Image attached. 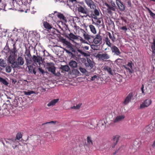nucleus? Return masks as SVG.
I'll return each mask as SVG.
<instances>
[{
    "mask_svg": "<svg viewBox=\"0 0 155 155\" xmlns=\"http://www.w3.org/2000/svg\"><path fill=\"white\" fill-rule=\"evenodd\" d=\"M68 5L71 8L74 5L76 6L78 8L79 12L87 15L88 13V11L87 8H84L81 6L80 5L79 3L77 2L76 0H70L68 2Z\"/></svg>",
    "mask_w": 155,
    "mask_h": 155,
    "instance_id": "f257e3e1",
    "label": "nucleus"
},
{
    "mask_svg": "<svg viewBox=\"0 0 155 155\" xmlns=\"http://www.w3.org/2000/svg\"><path fill=\"white\" fill-rule=\"evenodd\" d=\"M47 65L48 66L47 68L48 71L51 72L55 76H59L60 74V73L59 72H58V73H55L56 68L54 66V64L53 63H47Z\"/></svg>",
    "mask_w": 155,
    "mask_h": 155,
    "instance_id": "f03ea898",
    "label": "nucleus"
},
{
    "mask_svg": "<svg viewBox=\"0 0 155 155\" xmlns=\"http://www.w3.org/2000/svg\"><path fill=\"white\" fill-rule=\"evenodd\" d=\"M24 60L21 57H18L16 62L14 63L12 65L13 68H19L20 66H22L24 64Z\"/></svg>",
    "mask_w": 155,
    "mask_h": 155,
    "instance_id": "7ed1b4c3",
    "label": "nucleus"
},
{
    "mask_svg": "<svg viewBox=\"0 0 155 155\" xmlns=\"http://www.w3.org/2000/svg\"><path fill=\"white\" fill-rule=\"evenodd\" d=\"M97 57L103 61H106L107 59L110 58V56L109 54L105 52L102 54H97Z\"/></svg>",
    "mask_w": 155,
    "mask_h": 155,
    "instance_id": "20e7f679",
    "label": "nucleus"
},
{
    "mask_svg": "<svg viewBox=\"0 0 155 155\" xmlns=\"http://www.w3.org/2000/svg\"><path fill=\"white\" fill-rule=\"evenodd\" d=\"M94 62L91 60L89 58H87V61L85 62L84 64L86 67L89 70L93 68L94 66Z\"/></svg>",
    "mask_w": 155,
    "mask_h": 155,
    "instance_id": "39448f33",
    "label": "nucleus"
},
{
    "mask_svg": "<svg viewBox=\"0 0 155 155\" xmlns=\"http://www.w3.org/2000/svg\"><path fill=\"white\" fill-rule=\"evenodd\" d=\"M94 9V11L91 12L90 15L89 17H91L94 19H97V17L99 15L101 12L99 8L97 9L95 8Z\"/></svg>",
    "mask_w": 155,
    "mask_h": 155,
    "instance_id": "423d86ee",
    "label": "nucleus"
},
{
    "mask_svg": "<svg viewBox=\"0 0 155 155\" xmlns=\"http://www.w3.org/2000/svg\"><path fill=\"white\" fill-rule=\"evenodd\" d=\"M152 103L151 100L150 99H147L145 100L140 106V109H143L145 107H148Z\"/></svg>",
    "mask_w": 155,
    "mask_h": 155,
    "instance_id": "0eeeda50",
    "label": "nucleus"
},
{
    "mask_svg": "<svg viewBox=\"0 0 155 155\" xmlns=\"http://www.w3.org/2000/svg\"><path fill=\"white\" fill-rule=\"evenodd\" d=\"M32 59L35 63L37 65L38 67H40L41 65L42 64L41 58L38 57L35 55H34L32 57Z\"/></svg>",
    "mask_w": 155,
    "mask_h": 155,
    "instance_id": "6e6552de",
    "label": "nucleus"
},
{
    "mask_svg": "<svg viewBox=\"0 0 155 155\" xmlns=\"http://www.w3.org/2000/svg\"><path fill=\"white\" fill-rule=\"evenodd\" d=\"M111 48L112 52L114 53L116 55L119 56L121 58L123 57L122 56L120 55L121 52L117 47L114 45L111 47Z\"/></svg>",
    "mask_w": 155,
    "mask_h": 155,
    "instance_id": "1a4fd4ad",
    "label": "nucleus"
},
{
    "mask_svg": "<svg viewBox=\"0 0 155 155\" xmlns=\"http://www.w3.org/2000/svg\"><path fill=\"white\" fill-rule=\"evenodd\" d=\"M116 3L120 10L121 11H124L125 9V7L122 2L120 0H116Z\"/></svg>",
    "mask_w": 155,
    "mask_h": 155,
    "instance_id": "9d476101",
    "label": "nucleus"
},
{
    "mask_svg": "<svg viewBox=\"0 0 155 155\" xmlns=\"http://www.w3.org/2000/svg\"><path fill=\"white\" fill-rule=\"evenodd\" d=\"M102 37L99 34H97L94 39V42L95 44H100L102 42Z\"/></svg>",
    "mask_w": 155,
    "mask_h": 155,
    "instance_id": "9b49d317",
    "label": "nucleus"
},
{
    "mask_svg": "<svg viewBox=\"0 0 155 155\" xmlns=\"http://www.w3.org/2000/svg\"><path fill=\"white\" fill-rule=\"evenodd\" d=\"M134 94L133 92L130 93L126 97L123 103L125 105L127 104L130 101L132 98L133 97Z\"/></svg>",
    "mask_w": 155,
    "mask_h": 155,
    "instance_id": "f8f14e48",
    "label": "nucleus"
},
{
    "mask_svg": "<svg viewBox=\"0 0 155 155\" xmlns=\"http://www.w3.org/2000/svg\"><path fill=\"white\" fill-rule=\"evenodd\" d=\"M15 56L12 55H10L8 57V62L10 64H11V67L13 68L12 65L15 63L16 61H15Z\"/></svg>",
    "mask_w": 155,
    "mask_h": 155,
    "instance_id": "ddd939ff",
    "label": "nucleus"
},
{
    "mask_svg": "<svg viewBox=\"0 0 155 155\" xmlns=\"http://www.w3.org/2000/svg\"><path fill=\"white\" fill-rule=\"evenodd\" d=\"M125 116L124 114H121L117 115L116 117L114 120V123H117L120 122L124 119Z\"/></svg>",
    "mask_w": 155,
    "mask_h": 155,
    "instance_id": "4468645a",
    "label": "nucleus"
},
{
    "mask_svg": "<svg viewBox=\"0 0 155 155\" xmlns=\"http://www.w3.org/2000/svg\"><path fill=\"white\" fill-rule=\"evenodd\" d=\"M104 69L105 71L107 72L109 74L113 75L114 71L111 69V68L108 66H105Z\"/></svg>",
    "mask_w": 155,
    "mask_h": 155,
    "instance_id": "2eb2a0df",
    "label": "nucleus"
},
{
    "mask_svg": "<svg viewBox=\"0 0 155 155\" xmlns=\"http://www.w3.org/2000/svg\"><path fill=\"white\" fill-rule=\"evenodd\" d=\"M81 31L83 34V36L85 39L89 40L91 38V36L88 34L84 29H81Z\"/></svg>",
    "mask_w": 155,
    "mask_h": 155,
    "instance_id": "dca6fc26",
    "label": "nucleus"
},
{
    "mask_svg": "<svg viewBox=\"0 0 155 155\" xmlns=\"http://www.w3.org/2000/svg\"><path fill=\"white\" fill-rule=\"evenodd\" d=\"M67 38L71 40L78 39V36L75 35L71 33L68 35Z\"/></svg>",
    "mask_w": 155,
    "mask_h": 155,
    "instance_id": "f3484780",
    "label": "nucleus"
},
{
    "mask_svg": "<svg viewBox=\"0 0 155 155\" xmlns=\"http://www.w3.org/2000/svg\"><path fill=\"white\" fill-rule=\"evenodd\" d=\"M77 62L71 60L69 63V65L72 68H75L78 66Z\"/></svg>",
    "mask_w": 155,
    "mask_h": 155,
    "instance_id": "a211bd4d",
    "label": "nucleus"
},
{
    "mask_svg": "<svg viewBox=\"0 0 155 155\" xmlns=\"http://www.w3.org/2000/svg\"><path fill=\"white\" fill-rule=\"evenodd\" d=\"M58 99H54L52 100L48 104L47 106L50 107L54 105L58 102Z\"/></svg>",
    "mask_w": 155,
    "mask_h": 155,
    "instance_id": "6ab92c4d",
    "label": "nucleus"
},
{
    "mask_svg": "<svg viewBox=\"0 0 155 155\" xmlns=\"http://www.w3.org/2000/svg\"><path fill=\"white\" fill-rule=\"evenodd\" d=\"M43 25L45 28L48 30H50L52 28V26L49 23L46 21L43 22Z\"/></svg>",
    "mask_w": 155,
    "mask_h": 155,
    "instance_id": "aec40b11",
    "label": "nucleus"
},
{
    "mask_svg": "<svg viewBox=\"0 0 155 155\" xmlns=\"http://www.w3.org/2000/svg\"><path fill=\"white\" fill-rule=\"evenodd\" d=\"M153 128V126L151 125H150L146 127L145 130L146 131V133H147L151 132Z\"/></svg>",
    "mask_w": 155,
    "mask_h": 155,
    "instance_id": "412c9836",
    "label": "nucleus"
},
{
    "mask_svg": "<svg viewBox=\"0 0 155 155\" xmlns=\"http://www.w3.org/2000/svg\"><path fill=\"white\" fill-rule=\"evenodd\" d=\"M72 74L76 76H78L81 74L78 70L74 69L72 70Z\"/></svg>",
    "mask_w": 155,
    "mask_h": 155,
    "instance_id": "4be33fe9",
    "label": "nucleus"
},
{
    "mask_svg": "<svg viewBox=\"0 0 155 155\" xmlns=\"http://www.w3.org/2000/svg\"><path fill=\"white\" fill-rule=\"evenodd\" d=\"M81 105V103H79L78 104H74L73 106L71 107V109L75 110L78 109L80 108Z\"/></svg>",
    "mask_w": 155,
    "mask_h": 155,
    "instance_id": "5701e85b",
    "label": "nucleus"
},
{
    "mask_svg": "<svg viewBox=\"0 0 155 155\" xmlns=\"http://www.w3.org/2000/svg\"><path fill=\"white\" fill-rule=\"evenodd\" d=\"M0 66L4 68L6 66V63L4 60L2 59H0Z\"/></svg>",
    "mask_w": 155,
    "mask_h": 155,
    "instance_id": "b1692460",
    "label": "nucleus"
},
{
    "mask_svg": "<svg viewBox=\"0 0 155 155\" xmlns=\"http://www.w3.org/2000/svg\"><path fill=\"white\" fill-rule=\"evenodd\" d=\"M89 28L91 31L94 34H95L97 32L95 28L94 25H89Z\"/></svg>",
    "mask_w": 155,
    "mask_h": 155,
    "instance_id": "393cba45",
    "label": "nucleus"
},
{
    "mask_svg": "<svg viewBox=\"0 0 155 155\" xmlns=\"http://www.w3.org/2000/svg\"><path fill=\"white\" fill-rule=\"evenodd\" d=\"M64 44L68 48H72V45L70 42L67 41H64Z\"/></svg>",
    "mask_w": 155,
    "mask_h": 155,
    "instance_id": "a878e982",
    "label": "nucleus"
},
{
    "mask_svg": "<svg viewBox=\"0 0 155 155\" xmlns=\"http://www.w3.org/2000/svg\"><path fill=\"white\" fill-rule=\"evenodd\" d=\"M25 54L28 58L29 59L31 58V55L30 53V51L28 49H26Z\"/></svg>",
    "mask_w": 155,
    "mask_h": 155,
    "instance_id": "bb28decb",
    "label": "nucleus"
},
{
    "mask_svg": "<svg viewBox=\"0 0 155 155\" xmlns=\"http://www.w3.org/2000/svg\"><path fill=\"white\" fill-rule=\"evenodd\" d=\"M87 145H93V142L91 137L88 136L87 137Z\"/></svg>",
    "mask_w": 155,
    "mask_h": 155,
    "instance_id": "cd10ccee",
    "label": "nucleus"
},
{
    "mask_svg": "<svg viewBox=\"0 0 155 155\" xmlns=\"http://www.w3.org/2000/svg\"><path fill=\"white\" fill-rule=\"evenodd\" d=\"M61 68L62 70L66 71H68L70 69L69 67L67 65L64 66H61Z\"/></svg>",
    "mask_w": 155,
    "mask_h": 155,
    "instance_id": "c85d7f7f",
    "label": "nucleus"
},
{
    "mask_svg": "<svg viewBox=\"0 0 155 155\" xmlns=\"http://www.w3.org/2000/svg\"><path fill=\"white\" fill-rule=\"evenodd\" d=\"M108 35L109 38L111 39L112 41L114 42L116 40V38L114 36V34L112 35L110 32H108Z\"/></svg>",
    "mask_w": 155,
    "mask_h": 155,
    "instance_id": "c756f323",
    "label": "nucleus"
},
{
    "mask_svg": "<svg viewBox=\"0 0 155 155\" xmlns=\"http://www.w3.org/2000/svg\"><path fill=\"white\" fill-rule=\"evenodd\" d=\"M6 6V4L5 3L1 2L0 0V9L5 11V7Z\"/></svg>",
    "mask_w": 155,
    "mask_h": 155,
    "instance_id": "7c9ffc66",
    "label": "nucleus"
},
{
    "mask_svg": "<svg viewBox=\"0 0 155 155\" xmlns=\"http://www.w3.org/2000/svg\"><path fill=\"white\" fill-rule=\"evenodd\" d=\"M105 41L106 45H107L108 47H111V43L110 42V40L108 38V37H107L105 38Z\"/></svg>",
    "mask_w": 155,
    "mask_h": 155,
    "instance_id": "2f4dec72",
    "label": "nucleus"
},
{
    "mask_svg": "<svg viewBox=\"0 0 155 155\" xmlns=\"http://www.w3.org/2000/svg\"><path fill=\"white\" fill-rule=\"evenodd\" d=\"M87 6L90 7V8L91 9H94L95 8H96V6L94 4V2H92L89 5H87Z\"/></svg>",
    "mask_w": 155,
    "mask_h": 155,
    "instance_id": "473e14b6",
    "label": "nucleus"
},
{
    "mask_svg": "<svg viewBox=\"0 0 155 155\" xmlns=\"http://www.w3.org/2000/svg\"><path fill=\"white\" fill-rule=\"evenodd\" d=\"M79 70L83 74H85L87 72V71L86 69L81 67H79Z\"/></svg>",
    "mask_w": 155,
    "mask_h": 155,
    "instance_id": "72a5a7b5",
    "label": "nucleus"
},
{
    "mask_svg": "<svg viewBox=\"0 0 155 155\" xmlns=\"http://www.w3.org/2000/svg\"><path fill=\"white\" fill-rule=\"evenodd\" d=\"M77 51L78 52L85 57H87L88 56V54L87 53L83 52L80 49H78Z\"/></svg>",
    "mask_w": 155,
    "mask_h": 155,
    "instance_id": "f704fd0d",
    "label": "nucleus"
},
{
    "mask_svg": "<svg viewBox=\"0 0 155 155\" xmlns=\"http://www.w3.org/2000/svg\"><path fill=\"white\" fill-rule=\"evenodd\" d=\"M0 82L5 85H8V83L7 82L6 80L2 78H0Z\"/></svg>",
    "mask_w": 155,
    "mask_h": 155,
    "instance_id": "c9c22d12",
    "label": "nucleus"
},
{
    "mask_svg": "<svg viewBox=\"0 0 155 155\" xmlns=\"http://www.w3.org/2000/svg\"><path fill=\"white\" fill-rule=\"evenodd\" d=\"M105 5L106 6H107V8H109V9H110L111 11H115L116 10L115 8L110 6L107 3H105Z\"/></svg>",
    "mask_w": 155,
    "mask_h": 155,
    "instance_id": "e433bc0d",
    "label": "nucleus"
},
{
    "mask_svg": "<svg viewBox=\"0 0 155 155\" xmlns=\"http://www.w3.org/2000/svg\"><path fill=\"white\" fill-rule=\"evenodd\" d=\"M106 123L103 120H101L100 121L98 124L100 126H104L105 125Z\"/></svg>",
    "mask_w": 155,
    "mask_h": 155,
    "instance_id": "4c0bfd02",
    "label": "nucleus"
},
{
    "mask_svg": "<svg viewBox=\"0 0 155 155\" xmlns=\"http://www.w3.org/2000/svg\"><path fill=\"white\" fill-rule=\"evenodd\" d=\"M23 92L25 95H30L32 94L35 93V92L33 91H30L28 92L24 91Z\"/></svg>",
    "mask_w": 155,
    "mask_h": 155,
    "instance_id": "58836bf2",
    "label": "nucleus"
},
{
    "mask_svg": "<svg viewBox=\"0 0 155 155\" xmlns=\"http://www.w3.org/2000/svg\"><path fill=\"white\" fill-rule=\"evenodd\" d=\"M139 146V145H138L137 146H136L134 144L133 146V148H130V149L132 150V153H134L135 152Z\"/></svg>",
    "mask_w": 155,
    "mask_h": 155,
    "instance_id": "ea45409f",
    "label": "nucleus"
},
{
    "mask_svg": "<svg viewBox=\"0 0 155 155\" xmlns=\"http://www.w3.org/2000/svg\"><path fill=\"white\" fill-rule=\"evenodd\" d=\"M103 22V20L102 18L98 19L96 21V24L97 25H101Z\"/></svg>",
    "mask_w": 155,
    "mask_h": 155,
    "instance_id": "a19ab883",
    "label": "nucleus"
},
{
    "mask_svg": "<svg viewBox=\"0 0 155 155\" xmlns=\"http://www.w3.org/2000/svg\"><path fill=\"white\" fill-rule=\"evenodd\" d=\"M118 141V139L117 138H114L112 140L113 142L114 143V144L112 146V147L114 148L115 146V145L116 144Z\"/></svg>",
    "mask_w": 155,
    "mask_h": 155,
    "instance_id": "79ce46f5",
    "label": "nucleus"
},
{
    "mask_svg": "<svg viewBox=\"0 0 155 155\" xmlns=\"http://www.w3.org/2000/svg\"><path fill=\"white\" fill-rule=\"evenodd\" d=\"M148 10L150 15L153 18H155V14L153 13L148 8H147Z\"/></svg>",
    "mask_w": 155,
    "mask_h": 155,
    "instance_id": "37998d69",
    "label": "nucleus"
},
{
    "mask_svg": "<svg viewBox=\"0 0 155 155\" xmlns=\"http://www.w3.org/2000/svg\"><path fill=\"white\" fill-rule=\"evenodd\" d=\"M58 17L60 19L64 20L65 18V17L64 15L62 14L61 13H58L57 15Z\"/></svg>",
    "mask_w": 155,
    "mask_h": 155,
    "instance_id": "c03bdc74",
    "label": "nucleus"
},
{
    "mask_svg": "<svg viewBox=\"0 0 155 155\" xmlns=\"http://www.w3.org/2000/svg\"><path fill=\"white\" fill-rule=\"evenodd\" d=\"M12 68L10 66H7L6 67L5 71L7 73H10L11 71Z\"/></svg>",
    "mask_w": 155,
    "mask_h": 155,
    "instance_id": "a18cd8bd",
    "label": "nucleus"
},
{
    "mask_svg": "<svg viewBox=\"0 0 155 155\" xmlns=\"http://www.w3.org/2000/svg\"><path fill=\"white\" fill-rule=\"evenodd\" d=\"M27 67H28L29 71L31 73H32V71L34 69L33 66L32 65H31L29 66H27Z\"/></svg>",
    "mask_w": 155,
    "mask_h": 155,
    "instance_id": "49530a36",
    "label": "nucleus"
},
{
    "mask_svg": "<svg viewBox=\"0 0 155 155\" xmlns=\"http://www.w3.org/2000/svg\"><path fill=\"white\" fill-rule=\"evenodd\" d=\"M13 105L15 107H16L18 104V101L17 100H14L12 103Z\"/></svg>",
    "mask_w": 155,
    "mask_h": 155,
    "instance_id": "de8ad7c7",
    "label": "nucleus"
},
{
    "mask_svg": "<svg viewBox=\"0 0 155 155\" xmlns=\"http://www.w3.org/2000/svg\"><path fill=\"white\" fill-rule=\"evenodd\" d=\"M98 79V76L97 75H94L91 78V81H93L96 79L97 80Z\"/></svg>",
    "mask_w": 155,
    "mask_h": 155,
    "instance_id": "09e8293b",
    "label": "nucleus"
},
{
    "mask_svg": "<svg viewBox=\"0 0 155 155\" xmlns=\"http://www.w3.org/2000/svg\"><path fill=\"white\" fill-rule=\"evenodd\" d=\"M56 123V121H51L50 122H47L46 123H44L42 124V125H44L45 124H55Z\"/></svg>",
    "mask_w": 155,
    "mask_h": 155,
    "instance_id": "8fccbe9b",
    "label": "nucleus"
},
{
    "mask_svg": "<svg viewBox=\"0 0 155 155\" xmlns=\"http://www.w3.org/2000/svg\"><path fill=\"white\" fill-rule=\"evenodd\" d=\"M22 137L21 134L20 133H18L16 135V139L17 140H19Z\"/></svg>",
    "mask_w": 155,
    "mask_h": 155,
    "instance_id": "3c124183",
    "label": "nucleus"
},
{
    "mask_svg": "<svg viewBox=\"0 0 155 155\" xmlns=\"http://www.w3.org/2000/svg\"><path fill=\"white\" fill-rule=\"evenodd\" d=\"M120 29L124 31L125 32H126L127 30V27L125 26H123L120 28Z\"/></svg>",
    "mask_w": 155,
    "mask_h": 155,
    "instance_id": "603ef678",
    "label": "nucleus"
},
{
    "mask_svg": "<svg viewBox=\"0 0 155 155\" xmlns=\"http://www.w3.org/2000/svg\"><path fill=\"white\" fill-rule=\"evenodd\" d=\"M93 2V1L92 0H85V2L87 4V5Z\"/></svg>",
    "mask_w": 155,
    "mask_h": 155,
    "instance_id": "864d4df0",
    "label": "nucleus"
},
{
    "mask_svg": "<svg viewBox=\"0 0 155 155\" xmlns=\"http://www.w3.org/2000/svg\"><path fill=\"white\" fill-rule=\"evenodd\" d=\"M78 39H80V40L81 41V42L85 43H87L86 41H85V40H84L81 37H79V36H78Z\"/></svg>",
    "mask_w": 155,
    "mask_h": 155,
    "instance_id": "5fc2aeb1",
    "label": "nucleus"
},
{
    "mask_svg": "<svg viewBox=\"0 0 155 155\" xmlns=\"http://www.w3.org/2000/svg\"><path fill=\"white\" fill-rule=\"evenodd\" d=\"M25 59H26V62L27 65L28 64H31V60L29 59L28 58L27 59L26 57H25Z\"/></svg>",
    "mask_w": 155,
    "mask_h": 155,
    "instance_id": "6e6d98bb",
    "label": "nucleus"
},
{
    "mask_svg": "<svg viewBox=\"0 0 155 155\" xmlns=\"http://www.w3.org/2000/svg\"><path fill=\"white\" fill-rule=\"evenodd\" d=\"M39 67H38L39 68H38V70L39 71L41 72L42 74H44L45 73V71L43 70L41 68H40Z\"/></svg>",
    "mask_w": 155,
    "mask_h": 155,
    "instance_id": "4d7b16f0",
    "label": "nucleus"
},
{
    "mask_svg": "<svg viewBox=\"0 0 155 155\" xmlns=\"http://www.w3.org/2000/svg\"><path fill=\"white\" fill-rule=\"evenodd\" d=\"M122 59L120 58H118L115 61V62L117 64H118V63H120L121 62Z\"/></svg>",
    "mask_w": 155,
    "mask_h": 155,
    "instance_id": "13d9d810",
    "label": "nucleus"
},
{
    "mask_svg": "<svg viewBox=\"0 0 155 155\" xmlns=\"http://www.w3.org/2000/svg\"><path fill=\"white\" fill-rule=\"evenodd\" d=\"M124 67L126 69H127L130 73H132V71L131 70V69H130V68H128L126 65L124 66Z\"/></svg>",
    "mask_w": 155,
    "mask_h": 155,
    "instance_id": "bf43d9fd",
    "label": "nucleus"
},
{
    "mask_svg": "<svg viewBox=\"0 0 155 155\" xmlns=\"http://www.w3.org/2000/svg\"><path fill=\"white\" fill-rule=\"evenodd\" d=\"M151 49L152 50V51L153 52H154V51L155 50V44L153 43V45L151 46Z\"/></svg>",
    "mask_w": 155,
    "mask_h": 155,
    "instance_id": "052dcab7",
    "label": "nucleus"
},
{
    "mask_svg": "<svg viewBox=\"0 0 155 155\" xmlns=\"http://www.w3.org/2000/svg\"><path fill=\"white\" fill-rule=\"evenodd\" d=\"M127 66H128L130 69L132 68V63L131 62H129L127 65Z\"/></svg>",
    "mask_w": 155,
    "mask_h": 155,
    "instance_id": "680f3d73",
    "label": "nucleus"
},
{
    "mask_svg": "<svg viewBox=\"0 0 155 155\" xmlns=\"http://www.w3.org/2000/svg\"><path fill=\"white\" fill-rule=\"evenodd\" d=\"M107 12L109 14H110V15L112 14V13L111 11H112L110 9H109V8H108L107 9Z\"/></svg>",
    "mask_w": 155,
    "mask_h": 155,
    "instance_id": "e2e57ef3",
    "label": "nucleus"
},
{
    "mask_svg": "<svg viewBox=\"0 0 155 155\" xmlns=\"http://www.w3.org/2000/svg\"><path fill=\"white\" fill-rule=\"evenodd\" d=\"M144 87V85L142 84V87L141 88V90L142 93L143 94H144V90H143Z\"/></svg>",
    "mask_w": 155,
    "mask_h": 155,
    "instance_id": "0e129e2a",
    "label": "nucleus"
},
{
    "mask_svg": "<svg viewBox=\"0 0 155 155\" xmlns=\"http://www.w3.org/2000/svg\"><path fill=\"white\" fill-rule=\"evenodd\" d=\"M127 4L129 7H131V4L130 1H128L127 2Z\"/></svg>",
    "mask_w": 155,
    "mask_h": 155,
    "instance_id": "69168bd1",
    "label": "nucleus"
},
{
    "mask_svg": "<svg viewBox=\"0 0 155 155\" xmlns=\"http://www.w3.org/2000/svg\"><path fill=\"white\" fill-rule=\"evenodd\" d=\"M13 50L14 51H13L12 53H14V54H15L16 53L17 51L16 50V48H14Z\"/></svg>",
    "mask_w": 155,
    "mask_h": 155,
    "instance_id": "338daca9",
    "label": "nucleus"
},
{
    "mask_svg": "<svg viewBox=\"0 0 155 155\" xmlns=\"http://www.w3.org/2000/svg\"><path fill=\"white\" fill-rule=\"evenodd\" d=\"M84 48L86 50H88L89 49V47L87 46H84Z\"/></svg>",
    "mask_w": 155,
    "mask_h": 155,
    "instance_id": "774afa93",
    "label": "nucleus"
}]
</instances>
